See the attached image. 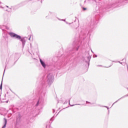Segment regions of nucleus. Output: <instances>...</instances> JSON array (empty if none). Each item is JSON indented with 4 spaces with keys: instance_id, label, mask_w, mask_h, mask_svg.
<instances>
[{
    "instance_id": "1",
    "label": "nucleus",
    "mask_w": 128,
    "mask_h": 128,
    "mask_svg": "<svg viewBox=\"0 0 128 128\" xmlns=\"http://www.w3.org/2000/svg\"><path fill=\"white\" fill-rule=\"evenodd\" d=\"M46 78V82L44 76L40 78V89L37 92V96L39 98L36 105V106L40 104V102L44 100V98H46V88L50 86L54 82V75L52 73L48 74Z\"/></svg>"
},
{
    "instance_id": "2",
    "label": "nucleus",
    "mask_w": 128,
    "mask_h": 128,
    "mask_svg": "<svg viewBox=\"0 0 128 128\" xmlns=\"http://www.w3.org/2000/svg\"><path fill=\"white\" fill-rule=\"evenodd\" d=\"M102 16L100 14H98L96 12H95V16L94 18H92L90 22L88 24V30H86L84 32V34H88V36H90L92 34V30H96V24H98V20Z\"/></svg>"
},
{
    "instance_id": "3",
    "label": "nucleus",
    "mask_w": 128,
    "mask_h": 128,
    "mask_svg": "<svg viewBox=\"0 0 128 128\" xmlns=\"http://www.w3.org/2000/svg\"><path fill=\"white\" fill-rule=\"evenodd\" d=\"M127 2H128V0H116L115 3L112 4L110 2L106 4V6L104 7L105 12H108L109 8H116V6H122L124 4Z\"/></svg>"
},
{
    "instance_id": "4",
    "label": "nucleus",
    "mask_w": 128,
    "mask_h": 128,
    "mask_svg": "<svg viewBox=\"0 0 128 128\" xmlns=\"http://www.w3.org/2000/svg\"><path fill=\"white\" fill-rule=\"evenodd\" d=\"M8 34L12 38H16V40H20V42H22V48H24V46L26 44V39L24 38V37L22 38V36L12 32H10L8 33Z\"/></svg>"
},
{
    "instance_id": "5",
    "label": "nucleus",
    "mask_w": 128,
    "mask_h": 128,
    "mask_svg": "<svg viewBox=\"0 0 128 128\" xmlns=\"http://www.w3.org/2000/svg\"><path fill=\"white\" fill-rule=\"evenodd\" d=\"M80 44L79 42H74L72 44V48H69L68 50H69V53L70 54H74L75 50H78V48H80Z\"/></svg>"
},
{
    "instance_id": "6",
    "label": "nucleus",
    "mask_w": 128,
    "mask_h": 128,
    "mask_svg": "<svg viewBox=\"0 0 128 128\" xmlns=\"http://www.w3.org/2000/svg\"><path fill=\"white\" fill-rule=\"evenodd\" d=\"M22 115L18 113L16 116V126H18L22 122Z\"/></svg>"
},
{
    "instance_id": "7",
    "label": "nucleus",
    "mask_w": 128,
    "mask_h": 128,
    "mask_svg": "<svg viewBox=\"0 0 128 128\" xmlns=\"http://www.w3.org/2000/svg\"><path fill=\"white\" fill-rule=\"evenodd\" d=\"M40 64H41V66H42V68H46V62H44V60H42V59H40Z\"/></svg>"
},
{
    "instance_id": "8",
    "label": "nucleus",
    "mask_w": 128,
    "mask_h": 128,
    "mask_svg": "<svg viewBox=\"0 0 128 128\" xmlns=\"http://www.w3.org/2000/svg\"><path fill=\"white\" fill-rule=\"evenodd\" d=\"M0 100L2 102H8V99H6V94L4 97L0 98Z\"/></svg>"
},
{
    "instance_id": "9",
    "label": "nucleus",
    "mask_w": 128,
    "mask_h": 128,
    "mask_svg": "<svg viewBox=\"0 0 128 128\" xmlns=\"http://www.w3.org/2000/svg\"><path fill=\"white\" fill-rule=\"evenodd\" d=\"M126 96H128V94L125 95L122 97H121L118 100H116L114 104H116V102H118V100H122V98H126Z\"/></svg>"
},
{
    "instance_id": "10",
    "label": "nucleus",
    "mask_w": 128,
    "mask_h": 128,
    "mask_svg": "<svg viewBox=\"0 0 128 128\" xmlns=\"http://www.w3.org/2000/svg\"><path fill=\"white\" fill-rule=\"evenodd\" d=\"M4 124L2 126V128H6V124L8 122V121L6 118H4Z\"/></svg>"
},
{
    "instance_id": "11",
    "label": "nucleus",
    "mask_w": 128,
    "mask_h": 128,
    "mask_svg": "<svg viewBox=\"0 0 128 128\" xmlns=\"http://www.w3.org/2000/svg\"><path fill=\"white\" fill-rule=\"evenodd\" d=\"M69 104H70V106H84V104H70V100H69Z\"/></svg>"
},
{
    "instance_id": "12",
    "label": "nucleus",
    "mask_w": 128,
    "mask_h": 128,
    "mask_svg": "<svg viewBox=\"0 0 128 128\" xmlns=\"http://www.w3.org/2000/svg\"><path fill=\"white\" fill-rule=\"evenodd\" d=\"M88 62H86L88 63V66H90V58L89 56H88Z\"/></svg>"
},
{
    "instance_id": "13",
    "label": "nucleus",
    "mask_w": 128,
    "mask_h": 128,
    "mask_svg": "<svg viewBox=\"0 0 128 128\" xmlns=\"http://www.w3.org/2000/svg\"><path fill=\"white\" fill-rule=\"evenodd\" d=\"M86 104H96V103H91L90 102H88V101H86Z\"/></svg>"
},
{
    "instance_id": "14",
    "label": "nucleus",
    "mask_w": 128,
    "mask_h": 128,
    "mask_svg": "<svg viewBox=\"0 0 128 128\" xmlns=\"http://www.w3.org/2000/svg\"><path fill=\"white\" fill-rule=\"evenodd\" d=\"M18 5H17V6H13V7H12V8L13 9V10H16V8H18Z\"/></svg>"
},
{
    "instance_id": "15",
    "label": "nucleus",
    "mask_w": 128,
    "mask_h": 128,
    "mask_svg": "<svg viewBox=\"0 0 128 128\" xmlns=\"http://www.w3.org/2000/svg\"><path fill=\"white\" fill-rule=\"evenodd\" d=\"M0 90H2V81L1 84L0 85Z\"/></svg>"
},
{
    "instance_id": "16",
    "label": "nucleus",
    "mask_w": 128,
    "mask_h": 128,
    "mask_svg": "<svg viewBox=\"0 0 128 128\" xmlns=\"http://www.w3.org/2000/svg\"><path fill=\"white\" fill-rule=\"evenodd\" d=\"M78 26H74V27H73V28H74V30H78Z\"/></svg>"
},
{
    "instance_id": "17",
    "label": "nucleus",
    "mask_w": 128,
    "mask_h": 128,
    "mask_svg": "<svg viewBox=\"0 0 128 128\" xmlns=\"http://www.w3.org/2000/svg\"><path fill=\"white\" fill-rule=\"evenodd\" d=\"M82 10H83L84 11L86 10V8H84V7H83V8H82Z\"/></svg>"
},
{
    "instance_id": "18",
    "label": "nucleus",
    "mask_w": 128,
    "mask_h": 128,
    "mask_svg": "<svg viewBox=\"0 0 128 128\" xmlns=\"http://www.w3.org/2000/svg\"><path fill=\"white\" fill-rule=\"evenodd\" d=\"M0 28H1V30H2V32H5L6 30L2 29V26H0Z\"/></svg>"
},
{
    "instance_id": "19",
    "label": "nucleus",
    "mask_w": 128,
    "mask_h": 128,
    "mask_svg": "<svg viewBox=\"0 0 128 128\" xmlns=\"http://www.w3.org/2000/svg\"><path fill=\"white\" fill-rule=\"evenodd\" d=\"M66 24H72V23H68V22L66 21Z\"/></svg>"
},
{
    "instance_id": "20",
    "label": "nucleus",
    "mask_w": 128,
    "mask_h": 128,
    "mask_svg": "<svg viewBox=\"0 0 128 128\" xmlns=\"http://www.w3.org/2000/svg\"><path fill=\"white\" fill-rule=\"evenodd\" d=\"M32 0H28V2H31ZM41 4H42V0H41Z\"/></svg>"
},
{
    "instance_id": "21",
    "label": "nucleus",
    "mask_w": 128,
    "mask_h": 128,
    "mask_svg": "<svg viewBox=\"0 0 128 128\" xmlns=\"http://www.w3.org/2000/svg\"><path fill=\"white\" fill-rule=\"evenodd\" d=\"M104 108H107L108 110H110V108H108V106H104Z\"/></svg>"
},
{
    "instance_id": "22",
    "label": "nucleus",
    "mask_w": 128,
    "mask_h": 128,
    "mask_svg": "<svg viewBox=\"0 0 128 128\" xmlns=\"http://www.w3.org/2000/svg\"><path fill=\"white\" fill-rule=\"evenodd\" d=\"M54 120V117H52L50 119V120Z\"/></svg>"
},
{
    "instance_id": "23",
    "label": "nucleus",
    "mask_w": 128,
    "mask_h": 128,
    "mask_svg": "<svg viewBox=\"0 0 128 128\" xmlns=\"http://www.w3.org/2000/svg\"><path fill=\"white\" fill-rule=\"evenodd\" d=\"M62 20V22H66V20L62 19V20Z\"/></svg>"
},
{
    "instance_id": "24",
    "label": "nucleus",
    "mask_w": 128,
    "mask_h": 128,
    "mask_svg": "<svg viewBox=\"0 0 128 128\" xmlns=\"http://www.w3.org/2000/svg\"><path fill=\"white\" fill-rule=\"evenodd\" d=\"M5 72H6V68H5L4 70V74Z\"/></svg>"
},
{
    "instance_id": "25",
    "label": "nucleus",
    "mask_w": 128,
    "mask_h": 128,
    "mask_svg": "<svg viewBox=\"0 0 128 128\" xmlns=\"http://www.w3.org/2000/svg\"><path fill=\"white\" fill-rule=\"evenodd\" d=\"M55 112L56 111L54 110L53 109V112H54V114Z\"/></svg>"
},
{
    "instance_id": "26",
    "label": "nucleus",
    "mask_w": 128,
    "mask_h": 128,
    "mask_svg": "<svg viewBox=\"0 0 128 128\" xmlns=\"http://www.w3.org/2000/svg\"><path fill=\"white\" fill-rule=\"evenodd\" d=\"M58 20H60V19L59 18H58Z\"/></svg>"
},
{
    "instance_id": "27",
    "label": "nucleus",
    "mask_w": 128,
    "mask_h": 128,
    "mask_svg": "<svg viewBox=\"0 0 128 128\" xmlns=\"http://www.w3.org/2000/svg\"><path fill=\"white\" fill-rule=\"evenodd\" d=\"M95 58H98V55H95Z\"/></svg>"
},
{
    "instance_id": "28",
    "label": "nucleus",
    "mask_w": 128,
    "mask_h": 128,
    "mask_svg": "<svg viewBox=\"0 0 128 128\" xmlns=\"http://www.w3.org/2000/svg\"><path fill=\"white\" fill-rule=\"evenodd\" d=\"M100 106V105L96 104V106Z\"/></svg>"
},
{
    "instance_id": "29",
    "label": "nucleus",
    "mask_w": 128,
    "mask_h": 128,
    "mask_svg": "<svg viewBox=\"0 0 128 128\" xmlns=\"http://www.w3.org/2000/svg\"><path fill=\"white\" fill-rule=\"evenodd\" d=\"M97 66H102V65H100V66L98 65Z\"/></svg>"
},
{
    "instance_id": "30",
    "label": "nucleus",
    "mask_w": 128,
    "mask_h": 128,
    "mask_svg": "<svg viewBox=\"0 0 128 128\" xmlns=\"http://www.w3.org/2000/svg\"><path fill=\"white\" fill-rule=\"evenodd\" d=\"M119 62L120 64H122V62Z\"/></svg>"
},
{
    "instance_id": "31",
    "label": "nucleus",
    "mask_w": 128,
    "mask_h": 128,
    "mask_svg": "<svg viewBox=\"0 0 128 128\" xmlns=\"http://www.w3.org/2000/svg\"><path fill=\"white\" fill-rule=\"evenodd\" d=\"M112 65H110V66H108V67H106V68H110V66H111Z\"/></svg>"
},
{
    "instance_id": "32",
    "label": "nucleus",
    "mask_w": 128,
    "mask_h": 128,
    "mask_svg": "<svg viewBox=\"0 0 128 128\" xmlns=\"http://www.w3.org/2000/svg\"><path fill=\"white\" fill-rule=\"evenodd\" d=\"M86 0H84V3H86Z\"/></svg>"
},
{
    "instance_id": "33",
    "label": "nucleus",
    "mask_w": 128,
    "mask_h": 128,
    "mask_svg": "<svg viewBox=\"0 0 128 128\" xmlns=\"http://www.w3.org/2000/svg\"><path fill=\"white\" fill-rule=\"evenodd\" d=\"M48 128V125L46 126V128Z\"/></svg>"
},
{
    "instance_id": "34",
    "label": "nucleus",
    "mask_w": 128,
    "mask_h": 128,
    "mask_svg": "<svg viewBox=\"0 0 128 128\" xmlns=\"http://www.w3.org/2000/svg\"><path fill=\"white\" fill-rule=\"evenodd\" d=\"M6 6V8H8V6Z\"/></svg>"
},
{
    "instance_id": "35",
    "label": "nucleus",
    "mask_w": 128,
    "mask_h": 128,
    "mask_svg": "<svg viewBox=\"0 0 128 128\" xmlns=\"http://www.w3.org/2000/svg\"><path fill=\"white\" fill-rule=\"evenodd\" d=\"M5 22H8V21H5Z\"/></svg>"
},
{
    "instance_id": "36",
    "label": "nucleus",
    "mask_w": 128,
    "mask_h": 128,
    "mask_svg": "<svg viewBox=\"0 0 128 128\" xmlns=\"http://www.w3.org/2000/svg\"><path fill=\"white\" fill-rule=\"evenodd\" d=\"M30 47L32 48V44H30Z\"/></svg>"
},
{
    "instance_id": "37",
    "label": "nucleus",
    "mask_w": 128,
    "mask_h": 128,
    "mask_svg": "<svg viewBox=\"0 0 128 128\" xmlns=\"http://www.w3.org/2000/svg\"><path fill=\"white\" fill-rule=\"evenodd\" d=\"M29 40H30V38H29Z\"/></svg>"
},
{
    "instance_id": "38",
    "label": "nucleus",
    "mask_w": 128,
    "mask_h": 128,
    "mask_svg": "<svg viewBox=\"0 0 128 128\" xmlns=\"http://www.w3.org/2000/svg\"><path fill=\"white\" fill-rule=\"evenodd\" d=\"M88 106H90V105H88Z\"/></svg>"
},
{
    "instance_id": "39",
    "label": "nucleus",
    "mask_w": 128,
    "mask_h": 128,
    "mask_svg": "<svg viewBox=\"0 0 128 128\" xmlns=\"http://www.w3.org/2000/svg\"><path fill=\"white\" fill-rule=\"evenodd\" d=\"M112 106H114V104H112Z\"/></svg>"
}]
</instances>
